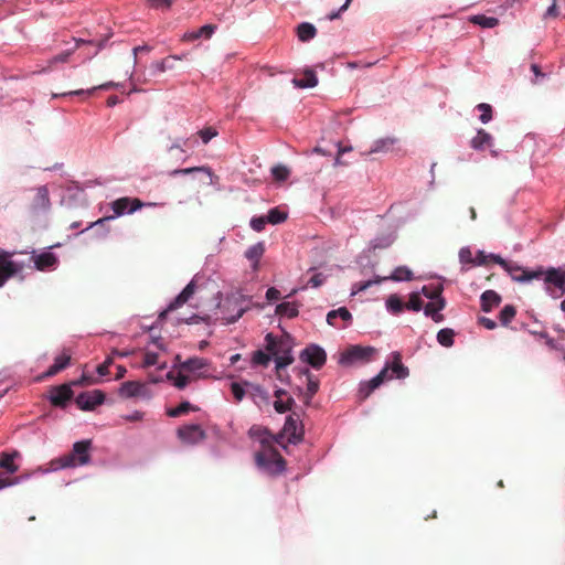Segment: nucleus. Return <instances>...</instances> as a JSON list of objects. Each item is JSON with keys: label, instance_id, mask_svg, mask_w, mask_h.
Segmentation results:
<instances>
[{"label": "nucleus", "instance_id": "1", "mask_svg": "<svg viewBox=\"0 0 565 565\" xmlns=\"http://www.w3.org/2000/svg\"><path fill=\"white\" fill-rule=\"evenodd\" d=\"M157 205H160V204L152 203V202L143 203L138 198H128V196L119 198L111 202V209L114 211V215L102 217V218L97 220L95 223H92L90 226L100 225L107 221H110L118 216L124 215L126 212L134 213L143 206H157Z\"/></svg>", "mask_w": 565, "mask_h": 565}, {"label": "nucleus", "instance_id": "2", "mask_svg": "<svg viewBox=\"0 0 565 565\" xmlns=\"http://www.w3.org/2000/svg\"><path fill=\"white\" fill-rule=\"evenodd\" d=\"M92 440H81L73 445V449L70 454L63 456L61 461L62 468L84 466L90 461Z\"/></svg>", "mask_w": 565, "mask_h": 565}, {"label": "nucleus", "instance_id": "3", "mask_svg": "<svg viewBox=\"0 0 565 565\" xmlns=\"http://www.w3.org/2000/svg\"><path fill=\"white\" fill-rule=\"evenodd\" d=\"M256 463L269 473H280L285 469L286 461L275 448H266L255 456Z\"/></svg>", "mask_w": 565, "mask_h": 565}, {"label": "nucleus", "instance_id": "4", "mask_svg": "<svg viewBox=\"0 0 565 565\" xmlns=\"http://www.w3.org/2000/svg\"><path fill=\"white\" fill-rule=\"evenodd\" d=\"M413 278H414V274L408 267L398 266L394 269V271L388 277H376L375 279H370V280L360 281V282L354 284L353 294L364 291L367 288H370L371 286H373L375 284H380L381 281H384L387 279H391L394 281H409Z\"/></svg>", "mask_w": 565, "mask_h": 565}, {"label": "nucleus", "instance_id": "5", "mask_svg": "<svg viewBox=\"0 0 565 565\" xmlns=\"http://www.w3.org/2000/svg\"><path fill=\"white\" fill-rule=\"evenodd\" d=\"M536 271L542 273V277L544 282L547 286H554L559 289L562 294H565V268L562 267H548L544 268L543 266L536 267Z\"/></svg>", "mask_w": 565, "mask_h": 565}, {"label": "nucleus", "instance_id": "6", "mask_svg": "<svg viewBox=\"0 0 565 565\" xmlns=\"http://www.w3.org/2000/svg\"><path fill=\"white\" fill-rule=\"evenodd\" d=\"M299 358L302 362L309 364L313 369L320 370L326 364L327 353L321 347L310 344L300 352Z\"/></svg>", "mask_w": 565, "mask_h": 565}, {"label": "nucleus", "instance_id": "7", "mask_svg": "<svg viewBox=\"0 0 565 565\" xmlns=\"http://www.w3.org/2000/svg\"><path fill=\"white\" fill-rule=\"evenodd\" d=\"M177 436L183 444L196 445L206 438V433L200 425L190 424L179 427Z\"/></svg>", "mask_w": 565, "mask_h": 565}, {"label": "nucleus", "instance_id": "8", "mask_svg": "<svg viewBox=\"0 0 565 565\" xmlns=\"http://www.w3.org/2000/svg\"><path fill=\"white\" fill-rule=\"evenodd\" d=\"M105 393L100 390L81 393L75 402L78 408L83 411H93L96 406L102 405L105 401Z\"/></svg>", "mask_w": 565, "mask_h": 565}, {"label": "nucleus", "instance_id": "9", "mask_svg": "<svg viewBox=\"0 0 565 565\" xmlns=\"http://www.w3.org/2000/svg\"><path fill=\"white\" fill-rule=\"evenodd\" d=\"M374 351L371 347L353 345L341 354L340 363L351 364L355 361H367Z\"/></svg>", "mask_w": 565, "mask_h": 565}, {"label": "nucleus", "instance_id": "10", "mask_svg": "<svg viewBox=\"0 0 565 565\" xmlns=\"http://www.w3.org/2000/svg\"><path fill=\"white\" fill-rule=\"evenodd\" d=\"M505 271L511 276L512 280L518 282H529L533 279H540L542 277L541 271L526 269L518 264L510 263Z\"/></svg>", "mask_w": 565, "mask_h": 565}, {"label": "nucleus", "instance_id": "11", "mask_svg": "<svg viewBox=\"0 0 565 565\" xmlns=\"http://www.w3.org/2000/svg\"><path fill=\"white\" fill-rule=\"evenodd\" d=\"M195 290H196L195 282H194V280H191L184 287V289L173 299V301L170 302L168 308L159 315V319L163 320L167 317L168 312L177 310L178 308H180L184 303H186L189 301V299L194 295Z\"/></svg>", "mask_w": 565, "mask_h": 565}, {"label": "nucleus", "instance_id": "12", "mask_svg": "<svg viewBox=\"0 0 565 565\" xmlns=\"http://www.w3.org/2000/svg\"><path fill=\"white\" fill-rule=\"evenodd\" d=\"M73 391L71 388V384H62L58 386H53L50 390L49 399L52 405L57 407H65L67 402L73 398Z\"/></svg>", "mask_w": 565, "mask_h": 565}, {"label": "nucleus", "instance_id": "13", "mask_svg": "<svg viewBox=\"0 0 565 565\" xmlns=\"http://www.w3.org/2000/svg\"><path fill=\"white\" fill-rule=\"evenodd\" d=\"M10 256L8 252L0 249V287L18 273L17 265L9 259Z\"/></svg>", "mask_w": 565, "mask_h": 565}, {"label": "nucleus", "instance_id": "14", "mask_svg": "<svg viewBox=\"0 0 565 565\" xmlns=\"http://www.w3.org/2000/svg\"><path fill=\"white\" fill-rule=\"evenodd\" d=\"M32 259L35 268L41 271L53 269L58 264V258L50 252L33 255Z\"/></svg>", "mask_w": 565, "mask_h": 565}, {"label": "nucleus", "instance_id": "15", "mask_svg": "<svg viewBox=\"0 0 565 565\" xmlns=\"http://www.w3.org/2000/svg\"><path fill=\"white\" fill-rule=\"evenodd\" d=\"M284 433L288 436V441L292 444L300 443L303 437V431L302 429H298V419H296L294 415H289L286 418Z\"/></svg>", "mask_w": 565, "mask_h": 565}, {"label": "nucleus", "instance_id": "16", "mask_svg": "<svg viewBox=\"0 0 565 565\" xmlns=\"http://www.w3.org/2000/svg\"><path fill=\"white\" fill-rule=\"evenodd\" d=\"M388 367L385 366L377 375L364 383L360 387V394L362 398H366L375 388L384 383L387 379Z\"/></svg>", "mask_w": 565, "mask_h": 565}, {"label": "nucleus", "instance_id": "17", "mask_svg": "<svg viewBox=\"0 0 565 565\" xmlns=\"http://www.w3.org/2000/svg\"><path fill=\"white\" fill-rule=\"evenodd\" d=\"M145 384L138 381L124 382L119 387V395L124 398H131L143 395Z\"/></svg>", "mask_w": 565, "mask_h": 565}, {"label": "nucleus", "instance_id": "18", "mask_svg": "<svg viewBox=\"0 0 565 565\" xmlns=\"http://www.w3.org/2000/svg\"><path fill=\"white\" fill-rule=\"evenodd\" d=\"M245 385L248 387V395L257 406L269 404L270 396L263 386L249 382H245Z\"/></svg>", "mask_w": 565, "mask_h": 565}, {"label": "nucleus", "instance_id": "19", "mask_svg": "<svg viewBox=\"0 0 565 565\" xmlns=\"http://www.w3.org/2000/svg\"><path fill=\"white\" fill-rule=\"evenodd\" d=\"M71 352L67 349H64L60 355L54 359V363L49 367L45 372V376H54L61 371L65 370L71 362Z\"/></svg>", "mask_w": 565, "mask_h": 565}, {"label": "nucleus", "instance_id": "20", "mask_svg": "<svg viewBox=\"0 0 565 565\" xmlns=\"http://www.w3.org/2000/svg\"><path fill=\"white\" fill-rule=\"evenodd\" d=\"M292 84L297 88H312L318 85V77L313 70L306 68L303 71V77L302 78H292Z\"/></svg>", "mask_w": 565, "mask_h": 565}, {"label": "nucleus", "instance_id": "21", "mask_svg": "<svg viewBox=\"0 0 565 565\" xmlns=\"http://www.w3.org/2000/svg\"><path fill=\"white\" fill-rule=\"evenodd\" d=\"M445 306H446L445 299H438L437 301L428 302L424 307V313L427 317H431V319L435 322H440L444 320V316L441 313H439V311L443 310L445 308Z\"/></svg>", "mask_w": 565, "mask_h": 565}, {"label": "nucleus", "instance_id": "22", "mask_svg": "<svg viewBox=\"0 0 565 565\" xmlns=\"http://www.w3.org/2000/svg\"><path fill=\"white\" fill-rule=\"evenodd\" d=\"M481 308L484 312H490L493 307H497L501 302V296L494 290H486L481 297Z\"/></svg>", "mask_w": 565, "mask_h": 565}, {"label": "nucleus", "instance_id": "23", "mask_svg": "<svg viewBox=\"0 0 565 565\" xmlns=\"http://www.w3.org/2000/svg\"><path fill=\"white\" fill-rule=\"evenodd\" d=\"M301 375L307 377V391L305 394L306 403L309 404L311 398L316 395L319 390V381L315 377L308 369L300 370Z\"/></svg>", "mask_w": 565, "mask_h": 565}, {"label": "nucleus", "instance_id": "24", "mask_svg": "<svg viewBox=\"0 0 565 565\" xmlns=\"http://www.w3.org/2000/svg\"><path fill=\"white\" fill-rule=\"evenodd\" d=\"M491 135L483 129H479L477 136L471 139L470 145L475 150H484L491 146Z\"/></svg>", "mask_w": 565, "mask_h": 565}, {"label": "nucleus", "instance_id": "25", "mask_svg": "<svg viewBox=\"0 0 565 565\" xmlns=\"http://www.w3.org/2000/svg\"><path fill=\"white\" fill-rule=\"evenodd\" d=\"M396 142H397V139L394 137H385V138L377 139L376 141H374V143H373L372 148L370 149V151L367 152V154L377 153V152H387L394 147V145Z\"/></svg>", "mask_w": 565, "mask_h": 565}, {"label": "nucleus", "instance_id": "26", "mask_svg": "<svg viewBox=\"0 0 565 565\" xmlns=\"http://www.w3.org/2000/svg\"><path fill=\"white\" fill-rule=\"evenodd\" d=\"M216 26L214 24H205L195 31H191L184 34V40L194 41L202 36L209 39L214 33Z\"/></svg>", "mask_w": 565, "mask_h": 565}, {"label": "nucleus", "instance_id": "27", "mask_svg": "<svg viewBox=\"0 0 565 565\" xmlns=\"http://www.w3.org/2000/svg\"><path fill=\"white\" fill-rule=\"evenodd\" d=\"M317 34V29L309 22H302L297 26V36L301 42H308Z\"/></svg>", "mask_w": 565, "mask_h": 565}, {"label": "nucleus", "instance_id": "28", "mask_svg": "<svg viewBox=\"0 0 565 565\" xmlns=\"http://www.w3.org/2000/svg\"><path fill=\"white\" fill-rule=\"evenodd\" d=\"M337 318H341L343 321L350 322L352 320V315H351V312L345 307H341L339 309L331 310V311L328 312V315H327V322L330 326L335 327L337 326V323H335Z\"/></svg>", "mask_w": 565, "mask_h": 565}, {"label": "nucleus", "instance_id": "29", "mask_svg": "<svg viewBox=\"0 0 565 565\" xmlns=\"http://www.w3.org/2000/svg\"><path fill=\"white\" fill-rule=\"evenodd\" d=\"M180 60H181V56H179V55H169L168 57H166L161 61L153 62L151 64L152 73L153 74L163 73L167 70H171V68H173L172 61H180Z\"/></svg>", "mask_w": 565, "mask_h": 565}, {"label": "nucleus", "instance_id": "30", "mask_svg": "<svg viewBox=\"0 0 565 565\" xmlns=\"http://www.w3.org/2000/svg\"><path fill=\"white\" fill-rule=\"evenodd\" d=\"M209 365L207 360L203 358H191L181 363V370L188 372H196Z\"/></svg>", "mask_w": 565, "mask_h": 565}, {"label": "nucleus", "instance_id": "31", "mask_svg": "<svg viewBox=\"0 0 565 565\" xmlns=\"http://www.w3.org/2000/svg\"><path fill=\"white\" fill-rule=\"evenodd\" d=\"M276 313L287 318H295L298 316V305L296 302H281L276 307Z\"/></svg>", "mask_w": 565, "mask_h": 565}, {"label": "nucleus", "instance_id": "32", "mask_svg": "<svg viewBox=\"0 0 565 565\" xmlns=\"http://www.w3.org/2000/svg\"><path fill=\"white\" fill-rule=\"evenodd\" d=\"M18 454H7L1 452L0 454V468L4 469L9 473H15L19 469V467L14 463V457Z\"/></svg>", "mask_w": 565, "mask_h": 565}, {"label": "nucleus", "instance_id": "33", "mask_svg": "<svg viewBox=\"0 0 565 565\" xmlns=\"http://www.w3.org/2000/svg\"><path fill=\"white\" fill-rule=\"evenodd\" d=\"M264 252H265L264 243L254 244L245 252L246 258L254 262V268H256Z\"/></svg>", "mask_w": 565, "mask_h": 565}, {"label": "nucleus", "instance_id": "34", "mask_svg": "<svg viewBox=\"0 0 565 565\" xmlns=\"http://www.w3.org/2000/svg\"><path fill=\"white\" fill-rule=\"evenodd\" d=\"M391 369L397 379H405L408 376V369L403 365L401 354L397 352H395L393 355Z\"/></svg>", "mask_w": 565, "mask_h": 565}, {"label": "nucleus", "instance_id": "35", "mask_svg": "<svg viewBox=\"0 0 565 565\" xmlns=\"http://www.w3.org/2000/svg\"><path fill=\"white\" fill-rule=\"evenodd\" d=\"M34 204L36 207L46 210L50 207V196H49V190L46 186H40L38 188L36 195L34 199Z\"/></svg>", "mask_w": 565, "mask_h": 565}, {"label": "nucleus", "instance_id": "36", "mask_svg": "<svg viewBox=\"0 0 565 565\" xmlns=\"http://www.w3.org/2000/svg\"><path fill=\"white\" fill-rule=\"evenodd\" d=\"M470 21L481 28L491 29L499 24V20L494 17H487L484 14L473 15Z\"/></svg>", "mask_w": 565, "mask_h": 565}, {"label": "nucleus", "instance_id": "37", "mask_svg": "<svg viewBox=\"0 0 565 565\" xmlns=\"http://www.w3.org/2000/svg\"><path fill=\"white\" fill-rule=\"evenodd\" d=\"M194 172H203L210 179L213 175V172H212L211 168H209L206 166L184 168V169H175V170L170 172V175H178V174H184L185 175V174H191V173H194Z\"/></svg>", "mask_w": 565, "mask_h": 565}, {"label": "nucleus", "instance_id": "38", "mask_svg": "<svg viewBox=\"0 0 565 565\" xmlns=\"http://www.w3.org/2000/svg\"><path fill=\"white\" fill-rule=\"evenodd\" d=\"M454 337H455V332L452 329H449V328L441 329L437 333V341L440 345H443L445 348H450L454 344Z\"/></svg>", "mask_w": 565, "mask_h": 565}, {"label": "nucleus", "instance_id": "39", "mask_svg": "<svg viewBox=\"0 0 565 565\" xmlns=\"http://www.w3.org/2000/svg\"><path fill=\"white\" fill-rule=\"evenodd\" d=\"M198 408L189 402H182L179 406L174 408H170L167 411V415L170 417H180L191 411H196Z\"/></svg>", "mask_w": 565, "mask_h": 565}, {"label": "nucleus", "instance_id": "40", "mask_svg": "<svg viewBox=\"0 0 565 565\" xmlns=\"http://www.w3.org/2000/svg\"><path fill=\"white\" fill-rule=\"evenodd\" d=\"M405 305L397 295H391L386 300V308L394 315H398L403 311Z\"/></svg>", "mask_w": 565, "mask_h": 565}, {"label": "nucleus", "instance_id": "41", "mask_svg": "<svg viewBox=\"0 0 565 565\" xmlns=\"http://www.w3.org/2000/svg\"><path fill=\"white\" fill-rule=\"evenodd\" d=\"M516 315V309L512 305H507L500 311L499 319L502 326H508Z\"/></svg>", "mask_w": 565, "mask_h": 565}, {"label": "nucleus", "instance_id": "42", "mask_svg": "<svg viewBox=\"0 0 565 565\" xmlns=\"http://www.w3.org/2000/svg\"><path fill=\"white\" fill-rule=\"evenodd\" d=\"M113 84L111 83H107V84H103V85H99L97 87H93L90 89H77V90H72V92H68V93H63V94H55L53 95V97H58V96H71V95H76V96H82V95H92L93 92H95L97 88L99 89H108L109 87H111Z\"/></svg>", "mask_w": 565, "mask_h": 565}, {"label": "nucleus", "instance_id": "43", "mask_svg": "<svg viewBox=\"0 0 565 565\" xmlns=\"http://www.w3.org/2000/svg\"><path fill=\"white\" fill-rule=\"evenodd\" d=\"M295 404V399L289 396L286 401L276 399L274 402V408L278 414H285L290 411Z\"/></svg>", "mask_w": 565, "mask_h": 565}, {"label": "nucleus", "instance_id": "44", "mask_svg": "<svg viewBox=\"0 0 565 565\" xmlns=\"http://www.w3.org/2000/svg\"><path fill=\"white\" fill-rule=\"evenodd\" d=\"M271 174L276 181L281 182L289 178L290 170L286 166L278 164L271 168Z\"/></svg>", "mask_w": 565, "mask_h": 565}, {"label": "nucleus", "instance_id": "45", "mask_svg": "<svg viewBox=\"0 0 565 565\" xmlns=\"http://www.w3.org/2000/svg\"><path fill=\"white\" fill-rule=\"evenodd\" d=\"M287 218V213L281 212L277 207L269 210L267 220L270 224L282 223Z\"/></svg>", "mask_w": 565, "mask_h": 565}, {"label": "nucleus", "instance_id": "46", "mask_svg": "<svg viewBox=\"0 0 565 565\" xmlns=\"http://www.w3.org/2000/svg\"><path fill=\"white\" fill-rule=\"evenodd\" d=\"M175 0H147V4L151 9L167 11L171 8Z\"/></svg>", "mask_w": 565, "mask_h": 565}, {"label": "nucleus", "instance_id": "47", "mask_svg": "<svg viewBox=\"0 0 565 565\" xmlns=\"http://www.w3.org/2000/svg\"><path fill=\"white\" fill-rule=\"evenodd\" d=\"M252 361L256 365L267 366L270 362V354L265 353L262 350H257L253 353Z\"/></svg>", "mask_w": 565, "mask_h": 565}, {"label": "nucleus", "instance_id": "48", "mask_svg": "<svg viewBox=\"0 0 565 565\" xmlns=\"http://www.w3.org/2000/svg\"><path fill=\"white\" fill-rule=\"evenodd\" d=\"M408 310L419 311L423 308V300L416 292L411 294L408 302L405 305Z\"/></svg>", "mask_w": 565, "mask_h": 565}, {"label": "nucleus", "instance_id": "49", "mask_svg": "<svg viewBox=\"0 0 565 565\" xmlns=\"http://www.w3.org/2000/svg\"><path fill=\"white\" fill-rule=\"evenodd\" d=\"M167 379L174 380V386L180 390L184 388L188 385V383L190 382V377L182 373H179V375L174 379L173 372H168Z\"/></svg>", "mask_w": 565, "mask_h": 565}, {"label": "nucleus", "instance_id": "50", "mask_svg": "<svg viewBox=\"0 0 565 565\" xmlns=\"http://www.w3.org/2000/svg\"><path fill=\"white\" fill-rule=\"evenodd\" d=\"M443 288L440 286L435 287L433 289L428 288L427 286H424L422 289V292L425 297L431 299L433 301H437L438 299H444L441 297Z\"/></svg>", "mask_w": 565, "mask_h": 565}, {"label": "nucleus", "instance_id": "51", "mask_svg": "<svg viewBox=\"0 0 565 565\" xmlns=\"http://www.w3.org/2000/svg\"><path fill=\"white\" fill-rule=\"evenodd\" d=\"M477 108L481 111L480 120L483 124H487L492 119V107L489 104L481 103Z\"/></svg>", "mask_w": 565, "mask_h": 565}, {"label": "nucleus", "instance_id": "52", "mask_svg": "<svg viewBox=\"0 0 565 565\" xmlns=\"http://www.w3.org/2000/svg\"><path fill=\"white\" fill-rule=\"evenodd\" d=\"M276 371L278 376H280V370L290 365L294 362V358L290 354L276 356Z\"/></svg>", "mask_w": 565, "mask_h": 565}, {"label": "nucleus", "instance_id": "53", "mask_svg": "<svg viewBox=\"0 0 565 565\" xmlns=\"http://www.w3.org/2000/svg\"><path fill=\"white\" fill-rule=\"evenodd\" d=\"M267 223H269L267 216L253 217L250 220V227L256 232H262Z\"/></svg>", "mask_w": 565, "mask_h": 565}, {"label": "nucleus", "instance_id": "54", "mask_svg": "<svg viewBox=\"0 0 565 565\" xmlns=\"http://www.w3.org/2000/svg\"><path fill=\"white\" fill-rule=\"evenodd\" d=\"M198 135L202 139L203 143H207L213 137L217 135V131L212 127H207L200 130Z\"/></svg>", "mask_w": 565, "mask_h": 565}, {"label": "nucleus", "instance_id": "55", "mask_svg": "<svg viewBox=\"0 0 565 565\" xmlns=\"http://www.w3.org/2000/svg\"><path fill=\"white\" fill-rule=\"evenodd\" d=\"M265 341H266V350L270 354L277 355V341H276V338L271 333H268L265 337Z\"/></svg>", "mask_w": 565, "mask_h": 565}, {"label": "nucleus", "instance_id": "56", "mask_svg": "<svg viewBox=\"0 0 565 565\" xmlns=\"http://www.w3.org/2000/svg\"><path fill=\"white\" fill-rule=\"evenodd\" d=\"M231 391H232L236 402H241L246 394L245 388L241 384L235 383V382L231 384Z\"/></svg>", "mask_w": 565, "mask_h": 565}, {"label": "nucleus", "instance_id": "57", "mask_svg": "<svg viewBox=\"0 0 565 565\" xmlns=\"http://www.w3.org/2000/svg\"><path fill=\"white\" fill-rule=\"evenodd\" d=\"M159 355L154 352H146L143 356V367H149L158 363Z\"/></svg>", "mask_w": 565, "mask_h": 565}, {"label": "nucleus", "instance_id": "58", "mask_svg": "<svg viewBox=\"0 0 565 565\" xmlns=\"http://www.w3.org/2000/svg\"><path fill=\"white\" fill-rule=\"evenodd\" d=\"M97 383V380L93 379L92 376H88L86 374H83L81 376V379L76 380V381H73L71 383V386L72 385H75V386H85V385H90V384H95Z\"/></svg>", "mask_w": 565, "mask_h": 565}, {"label": "nucleus", "instance_id": "59", "mask_svg": "<svg viewBox=\"0 0 565 565\" xmlns=\"http://www.w3.org/2000/svg\"><path fill=\"white\" fill-rule=\"evenodd\" d=\"M326 281V275L322 273H316L313 276L309 279L308 284L313 287L318 288Z\"/></svg>", "mask_w": 565, "mask_h": 565}, {"label": "nucleus", "instance_id": "60", "mask_svg": "<svg viewBox=\"0 0 565 565\" xmlns=\"http://www.w3.org/2000/svg\"><path fill=\"white\" fill-rule=\"evenodd\" d=\"M266 298L268 301H275L280 299V291L275 287H270L266 291Z\"/></svg>", "mask_w": 565, "mask_h": 565}, {"label": "nucleus", "instance_id": "61", "mask_svg": "<svg viewBox=\"0 0 565 565\" xmlns=\"http://www.w3.org/2000/svg\"><path fill=\"white\" fill-rule=\"evenodd\" d=\"M489 259H491L493 263L500 265L501 267L504 268V270L507 269V267L509 266V262H507L505 259H503L500 255H495V254H490L489 255Z\"/></svg>", "mask_w": 565, "mask_h": 565}, {"label": "nucleus", "instance_id": "62", "mask_svg": "<svg viewBox=\"0 0 565 565\" xmlns=\"http://www.w3.org/2000/svg\"><path fill=\"white\" fill-rule=\"evenodd\" d=\"M480 324H482L488 330H493L497 327L495 321L490 318L481 317L479 319Z\"/></svg>", "mask_w": 565, "mask_h": 565}, {"label": "nucleus", "instance_id": "63", "mask_svg": "<svg viewBox=\"0 0 565 565\" xmlns=\"http://www.w3.org/2000/svg\"><path fill=\"white\" fill-rule=\"evenodd\" d=\"M71 54H72V51H64L61 54L54 56L51 62L52 63H58V62L64 63L68 60Z\"/></svg>", "mask_w": 565, "mask_h": 565}, {"label": "nucleus", "instance_id": "64", "mask_svg": "<svg viewBox=\"0 0 565 565\" xmlns=\"http://www.w3.org/2000/svg\"><path fill=\"white\" fill-rule=\"evenodd\" d=\"M558 9L556 1L554 0L553 3L547 8L546 15L556 18L558 15Z\"/></svg>", "mask_w": 565, "mask_h": 565}]
</instances>
